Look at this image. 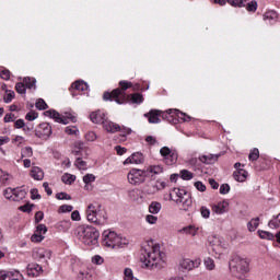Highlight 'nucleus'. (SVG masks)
<instances>
[{"instance_id":"19","label":"nucleus","mask_w":280,"mask_h":280,"mask_svg":"<svg viewBox=\"0 0 280 280\" xmlns=\"http://www.w3.org/2000/svg\"><path fill=\"white\" fill-rule=\"evenodd\" d=\"M103 128L104 130H106V132H119V130H121V127L118 124H115L110 120H105L103 122Z\"/></svg>"},{"instance_id":"23","label":"nucleus","mask_w":280,"mask_h":280,"mask_svg":"<svg viewBox=\"0 0 280 280\" xmlns=\"http://www.w3.org/2000/svg\"><path fill=\"white\" fill-rule=\"evenodd\" d=\"M218 159H220V155H215V154H208V155L199 156V161H201V163H207L208 165H211V164L218 162Z\"/></svg>"},{"instance_id":"3","label":"nucleus","mask_w":280,"mask_h":280,"mask_svg":"<svg viewBox=\"0 0 280 280\" xmlns=\"http://www.w3.org/2000/svg\"><path fill=\"white\" fill-rule=\"evenodd\" d=\"M85 213L88 221L92 222V224H96V226H104V224L108 222V214H106V211L102 210V205L97 202L90 203Z\"/></svg>"},{"instance_id":"51","label":"nucleus","mask_w":280,"mask_h":280,"mask_svg":"<svg viewBox=\"0 0 280 280\" xmlns=\"http://www.w3.org/2000/svg\"><path fill=\"white\" fill-rule=\"evenodd\" d=\"M75 166L78 170H86V163L82 160V158H77Z\"/></svg>"},{"instance_id":"63","label":"nucleus","mask_w":280,"mask_h":280,"mask_svg":"<svg viewBox=\"0 0 280 280\" xmlns=\"http://www.w3.org/2000/svg\"><path fill=\"white\" fill-rule=\"evenodd\" d=\"M32 207H34V205L25 203L24 206L20 207V211H23L24 213H30V211H32Z\"/></svg>"},{"instance_id":"20","label":"nucleus","mask_w":280,"mask_h":280,"mask_svg":"<svg viewBox=\"0 0 280 280\" xmlns=\"http://www.w3.org/2000/svg\"><path fill=\"white\" fill-rule=\"evenodd\" d=\"M104 113L97 110L90 114V119L93 124H104L105 120Z\"/></svg>"},{"instance_id":"4","label":"nucleus","mask_w":280,"mask_h":280,"mask_svg":"<svg viewBox=\"0 0 280 280\" xmlns=\"http://www.w3.org/2000/svg\"><path fill=\"white\" fill-rule=\"evenodd\" d=\"M78 237L85 246H97L100 244V231L93 226L79 228Z\"/></svg>"},{"instance_id":"24","label":"nucleus","mask_w":280,"mask_h":280,"mask_svg":"<svg viewBox=\"0 0 280 280\" xmlns=\"http://www.w3.org/2000/svg\"><path fill=\"white\" fill-rule=\"evenodd\" d=\"M182 235H191V237H196L198 235V229L194 225H188L179 230Z\"/></svg>"},{"instance_id":"14","label":"nucleus","mask_w":280,"mask_h":280,"mask_svg":"<svg viewBox=\"0 0 280 280\" xmlns=\"http://www.w3.org/2000/svg\"><path fill=\"white\" fill-rule=\"evenodd\" d=\"M230 203L228 200L219 201L211 206L212 213L217 215H224V213H229Z\"/></svg>"},{"instance_id":"1","label":"nucleus","mask_w":280,"mask_h":280,"mask_svg":"<svg viewBox=\"0 0 280 280\" xmlns=\"http://www.w3.org/2000/svg\"><path fill=\"white\" fill-rule=\"evenodd\" d=\"M140 259L145 268H150V270H161L162 268H165V260H163L161 246L154 243V241H147L142 245Z\"/></svg>"},{"instance_id":"33","label":"nucleus","mask_w":280,"mask_h":280,"mask_svg":"<svg viewBox=\"0 0 280 280\" xmlns=\"http://www.w3.org/2000/svg\"><path fill=\"white\" fill-rule=\"evenodd\" d=\"M247 0H228L229 4L233 8H246Z\"/></svg>"},{"instance_id":"41","label":"nucleus","mask_w":280,"mask_h":280,"mask_svg":"<svg viewBox=\"0 0 280 280\" xmlns=\"http://www.w3.org/2000/svg\"><path fill=\"white\" fill-rule=\"evenodd\" d=\"M131 102L133 104H142L143 103V95L139 93H135L131 95Z\"/></svg>"},{"instance_id":"21","label":"nucleus","mask_w":280,"mask_h":280,"mask_svg":"<svg viewBox=\"0 0 280 280\" xmlns=\"http://www.w3.org/2000/svg\"><path fill=\"white\" fill-rule=\"evenodd\" d=\"M27 196L23 188H13V202H21Z\"/></svg>"},{"instance_id":"62","label":"nucleus","mask_w":280,"mask_h":280,"mask_svg":"<svg viewBox=\"0 0 280 280\" xmlns=\"http://www.w3.org/2000/svg\"><path fill=\"white\" fill-rule=\"evenodd\" d=\"M86 141H95L97 139V135L94 131H89L85 135Z\"/></svg>"},{"instance_id":"37","label":"nucleus","mask_w":280,"mask_h":280,"mask_svg":"<svg viewBox=\"0 0 280 280\" xmlns=\"http://www.w3.org/2000/svg\"><path fill=\"white\" fill-rule=\"evenodd\" d=\"M180 178H183V180H191V178H194V173L183 170L180 171Z\"/></svg>"},{"instance_id":"6","label":"nucleus","mask_w":280,"mask_h":280,"mask_svg":"<svg viewBox=\"0 0 280 280\" xmlns=\"http://www.w3.org/2000/svg\"><path fill=\"white\" fill-rule=\"evenodd\" d=\"M126 244H127L126 238L121 237V235L117 234V232L104 231L103 245H105L106 248H112V249L124 248Z\"/></svg>"},{"instance_id":"48","label":"nucleus","mask_w":280,"mask_h":280,"mask_svg":"<svg viewBox=\"0 0 280 280\" xmlns=\"http://www.w3.org/2000/svg\"><path fill=\"white\" fill-rule=\"evenodd\" d=\"M83 183H85V185H90V183H95V175H93V174L84 175Z\"/></svg>"},{"instance_id":"26","label":"nucleus","mask_w":280,"mask_h":280,"mask_svg":"<svg viewBox=\"0 0 280 280\" xmlns=\"http://www.w3.org/2000/svg\"><path fill=\"white\" fill-rule=\"evenodd\" d=\"M144 172H147V176L149 174H163V166L162 165H150L149 167H147V170H144Z\"/></svg>"},{"instance_id":"58","label":"nucleus","mask_w":280,"mask_h":280,"mask_svg":"<svg viewBox=\"0 0 280 280\" xmlns=\"http://www.w3.org/2000/svg\"><path fill=\"white\" fill-rule=\"evenodd\" d=\"M59 229H62V231H67L68 229H71V221L59 222Z\"/></svg>"},{"instance_id":"22","label":"nucleus","mask_w":280,"mask_h":280,"mask_svg":"<svg viewBox=\"0 0 280 280\" xmlns=\"http://www.w3.org/2000/svg\"><path fill=\"white\" fill-rule=\"evenodd\" d=\"M233 176L238 183H244L248 178V172L244 168H238L233 173Z\"/></svg>"},{"instance_id":"16","label":"nucleus","mask_w":280,"mask_h":280,"mask_svg":"<svg viewBox=\"0 0 280 280\" xmlns=\"http://www.w3.org/2000/svg\"><path fill=\"white\" fill-rule=\"evenodd\" d=\"M141 163H143V154L137 152L127 158L124 162V165H141Z\"/></svg>"},{"instance_id":"64","label":"nucleus","mask_w":280,"mask_h":280,"mask_svg":"<svg viewBox=\"0 0 280 280\" xmlns=\"http://www.w3.org/2000/svg\"><path fill=\"white\" fill-rule=\"evenodd\" d=\"M0 78H2V80H10V70H2L0 72Z\"/></svg>"},{"instance_id":"50","label":"nucleus","mask_w":280,"mask_h":280,"mask_svg":"<svg viewBox=\"0 0 280 280\" xmlns=\"http://www.w3.org/2000/svg\"><path fill=\"white\" fill-rule=\"evenodd\" d=\"M200 213H201L202 218H205L207 220L211 215V210H209V208L202 206L200 208Z\"/></svg>"},{"instance_id":"46","label":"nucleus","mask_w":280,"mask_h":280,"mask_svg":"<svg viewBox=\"0 0 280 280\" xmlns=\"http://www.w3.org/2000/svg\"><path fill=\"white\" fill-rule=\"evenodd\" d=\"M4 198H7V200H12L14 199V188H7L4 190Z\"/></svg>"},{"instance_id":"32","label":"nucleus","mask_w":280,"mask_h":280,"mask_svg":"<svg viewBox=\"0 0 280 280\" xmlns=\"http://www.w3.org/2000/svg\"><path fill=\"white\" fill-rule=\"evenodd\" d=\"M149 211L155 215L156 213H159L161 211V203L153 201L151 202V205L149 206Z\"/></svg>"},{"instance_id":"61","label":"nucleus","mask_w":280,"mask_h":280,"mask_svg":"<svg viewBox=\"0 0 280 280\" xmlns=\"http://www.w3.org/2000/svg\"><path fill=\"white\" fill-rule=\"evenodd\" d=\"M31 198L32 200H40V194H38V189H31Z\"/></svg>"},{"instance_id":"53","label":"nucleus","mask_w":280,"mask_h":280,"mask_svg":"<svg viewBox=\"0 0 280 280\" xmlns=\"http://www.w3.org/2000/svg\"><path fill=\"white\" fill-rule=\"evenodd\" d=\"M43 240H45V236H43V234H38L37 232H35L31 237V241L35 243L43 242Z\"/></svg>"},{"instance_id":"42","label":"nucleus","mask_w":280,"mask_h":280,"mask_svg":"<svg viewBox=\"0 0 280 280\" xmlns=\"http://www.w3.org/2000/svg\"><path fill=\"white\" fill-rule=\"evenodd\" d=\"M124 279L125 280H133L135 279V273H132V269L125 268V270H124Z\"/></svg>"},{"instance_id":"11","label":"nucleus","mask_w":280,"mask_h":280,"mask_svg":"<svg viewBox=\"0 0 280 280\" xmlns=\"http://www.w3.org/2000/svg\"><path fill=\"white\" fill-rule=\"evenodd\" d=\"M166 185L167 184L161 179H158L155 182H149L144 186V192L149 196H154V194H158V191L165 189Z\"/></svg>"},{"instance_id":"8","label":"nucleus","mask_w":280,"mask_h":280,"mask_svg":"<svg viewBox=\"0 0 280 280\" xmlns=\"http://www.w3.org/2000/svg\"><path fill=\"white\" fill-rule=\"evenodd\" d=\"M46 117H50L51 119H55L57 124H63V126H67L69 121H72V124H75L78 121V118L73 116L72 114L66 113L65 116H61L60 113L56 112V109H49L45 112Z\"/></svg>"},{"instance_id":"34","label":"nucleus","mask_w":280,"mask_h":280,"mask_svg":"<svg viewBox=\"0 0 280 280\" xmlns=\"http://www.w3.org/2000/svg\"><path fill=\"white\" fill-rule=\"evenodd\" d=\"M258 235L261 240H275V234L268 232V231H258Z\"/></svg>"},{"instance_id":"45","label":"nucleus","mask_w":280,"mask_h":280,"mask_svg":"<svg viewBox=\"0 0 280 280\" xmlns=\"http://www.w3.org/2000/svg\"><path fill=\"white\" fill-rule=\"evenodd\" d=\"M73 211V206L62 205L59 207V213H71Z\"/></svg>"},{"instance_id":"17","label":"nucleus","mask_w":280,"mask_h":280,"mask_svg":"<svg viewBox=\"0 0 280 280\" xmlns=\"http://www.w3.org/2000/svg\"><path fill=\"white\" fill-rule=\"evenodd\" d=\"M144 117L149 119V124H161V110L152 109L144 114Z\"/></svg>"},{"instance_id":"7","label":"nucleus","mask_w":280,"mask_h":280,"mask_svg":"<svg viewBox=\"0 0 280 280\" xmlns=\"http://www.w3.org/2000/svg\"><path fill=\"white\" fill-rule=\"evenodd\" d=\"M170 199L174 200L177 205H182L184 211H187L191 207V198H189L185 189L174 188L170 192Z\"/></svg>"},{"instance_id":"25","label":"nucleus","mask_w":280,"mask_h":280,"mask_svg":"<svg viewBox=\"0 0 280 280\" xmlns=\"http://www.w3.org/2000/svg\"><path fill=\"white\" fill-rule=\"evenodd\" d=\"M31 176L34 180H43L45 178V173L38 166H33L31 171Z\"/></svg>"},{"instance_id":"38","label":"nucleus","mask_w":280,"mask_h":280,"mask_svg":"<svg viewBox=\"0 0 280 280\" xmlns=\"http://www.w3.org/2000/svg\"><path fill=\"white\" fill-rule=\"evenodd\" d=\"M14 95H15V94H14V91H12V90H7V91H5V95H4V97H3L4 103H5V104H10V102H12Z\"/></svg>"},{"instance_id":"2","label":"nucleus","mask_w":280,"mask_h":280,"mask_svg":"<svg viewBox=\"0 0 280 280\" xmlns=\"http://www.w3.org/2000/svg\"><path fill=\"white\" fill-rule=\"evenodd\" d=\"M119 86L120 89H115L110 93L105 92L103 100H105V102L109 100V102H116V104H126L130 100V95H127L126 91L132 89V82L120 81Z\"/></svg>"},{"instance_id":"13","label":"nucleus","mask_w":280,"mask_h":280,"mask_svg":"<svg viewBox=\"0 0 280 280\" xmlns=\"http://www.w3.org/2000/svg\"><path fill=\"white\" fill-rule=\"evenodd\" d=\"M33 257L37 261H42V264H48L49 259H51V250L43 247L35 248L33 250Z\"/></svg>"},{"instance_id":"5","label":"nucleus","mask_w":280,"mask_h":280,"mask_svg":"<svg viewBox=\"0 0 280 280\" xmlns=\"http://www.w3.org/2000/svg\"><path fill=\"white\" fill-rule=\"evenodd\" d=\"M229 268L232 277L242 279L248 272V261L240 256H234L229 262Z\"/></svg>"},{"instance_id":"52","label":"nucleus","mask_w":280,"mask_h":280,"mask_svg":"<svg viewBox=\"0 0 280 280\" xmlns=\"http://www.w3.org/2000/svg\"><path fill=\"white\" fill-rule=\"evenodd\" d=\"M15 90L21 95H25V91H26L25 83H16Z\"/></svg>"},{"instance_id":"27","label":"nucleus","mask_w":280,"mask_h":280,"mask_svg":"<svg viewBox=\"0 0 280 280\" xmlns=\"http://www.w3.org/2000/svg\"><path fill=\"white\" fill-rule=\"evenodd\" d=\"M71 86L75 91H86L89 89V85L84 81H75Z\"/></svg>"},{"instance_id":"56","label":"nucleus","mask_w":280,"mask_h":280,"mask_svg":"<svg viewBox=\"0 0 280 280\" xmlns=\"http://www.w3.org/2000/svg\"><path fill=\"white\" fill-rule=\"evenodd\" d=\"M145 220L149 224H156V222H159V218L156 215H153V214H148L145 217Z\"/></svg>"},{"instance_id":"18","label":"nucleus","mask_w":280,"mask_h":280,"mask_svg":"<svg viewBox=\"0 0 280 280\" xmlns=\"http://www.w3.org/2000/svg\"><path fill=\"white\" fill-rule=\"evenodd\" d=\"M26 272L28 277H38L43 272V267L38 264H30L27 266Z\"/></svg>"},{"instance_id":"30","label":"nucleus","mask_w":280,"mask_h":280,"mask_svg":"<svg viewBox=\"0 0 280 280\" xmlns=\"http://www.w3.org/2000/svg\"><path fill=\"white\" fill-rule=\"evenodd\" d=\"M257 226H259V218L252 219L247 223V229L248 231H250V233H253L254 231H257Z\"/></svg>"},{"instance_id":"47","label":"nucleus","mask_w":280,"mask_h":280,"mask_svg":"<svg viewBox=\"0 0 280 280\" xmlns=\"http://www.w3.org/2000/svg\"><path fill=\"white\" fill-rule=\"evenodd\" d=\"M275 19H277V12L275 11H269V12H266L265 15H264V20L265 21H275Z\"/></svg>"},{"instance_id":"40","label":"nucleus","mask_w":280,"mask_h":280,"mask_svg":"<svg viewBox=\"0 0 280 280\" xmlns=\"http://www.w3.org/2000/svg\"><path fill=\"white\" fill-rule=\"evenodd\" d=\"M40 129L44 130V132H42V135H44V137H50L51 126H49L48 124H42Z\"/></svg>"},{"instance_id":"44","label":"nucleus","mask_w":280,"mask_h":280,"mask_svg":"<svg viewBox=\"0 0 280 280\" xmlns=\"http://www.w3.org/2000/svg\"><path fill=\"white\" fill-rule=\"evenodd\" d=\"M248 159L249 161H257V159H259V149H253L248 155Z\"/></svg>"},{"instance_id":"31","label":"nucleus","mask_w":280,"mask_h":280,"mask_svg":"<svg viewBox=\"0 0 280 280\" xmlns=\"http://www.w3.org/2000/svg\"><path fill=\"white\" fill-rule=\"evenodd\" d=\"M269 229H279L280 226V213L272 218L268 223Z\"/></svg>"},{"instance_id":"29","label":"nucleus","mask_w":280,"mask_h":280,"mask_svg":"<svg viewBox=\"0 0 280 280\" xmlns=\"http://www.w3.org/2000/svg\"><path fill=\"white\" fill-rule=\"evenodd\" d=\"M21 156L22 159H32V156H34V151L31 147H25L21 150Z\"/></svg>"},{"instance_id":"36","label":"nucleus","mask_w":280,"mask_h":280,"mask_svg":"<svg viewBox=\"0 0 280 280\" xmlns=\"http://www.w3.org/2000/svg\"><path fill=\"white\" fill-rule=\"evenodd\" d=\"M245 8L247 10V12H257V1L252 0L250 2L247 3V5L245 4Z\"/></svg>"},{"instance_id":"49","label":"nucleus","mask_w":280,"mask_h":280,"mask_svg":"<svg viewBox=\"0 0 280 280\" xmlns=\"http://www.w3.org/2000/svg\"><path fill=\"white\" fill-rule=\"evenodd\" d=\"M35 233L39 234V235H45V233H47V225L46 224H38L36 228Z\"/></svg>"},{"instance_id":"57","label":"nucleus","mask_w":280,"mask_h":280,"mask_svg":"<svg viewBox=\"0 0 280 280\" xmlns=\"http://www.w3.org/2000/svg\"><path fill=\"white\" fill-rule=\"evenodd\" d=\"M231 191V186H229V184H223L220 186V194H222L223 196L229 194Z\"/></svg>"},{"instance_id":"10","label":"nucleus","mask_w":280,"mask_h":280,"mask_svg":"<svg viewBox=\"0 0 280 280\" xmlns=\"http://www.w3.org/2000/svg\"><path fill=\"white\" fill-rule=\"evenodd\" d=\"M160 154L161 156H163V162L166 165H174L176 161H178V153L171 150L168 147H163L162 149H160Z\"/></svg>"},{"instance_id":"39","label":"nucleus","mask_w":280,"mask_h":280,"mask_svg":"<svg viewBox=\"0 0 280 280\" xmlns=\"http://www.w3.org/2000/svg\"><path fill=\"white\" fill-rule=\"evenodd\" d=\"M8 180H10V175L0 170V185H8Z\"/></svg>"},{"instance_id":"54","label":"nucleus","mask_w":280,"mask_h":280,"mask_svg":"<svg viewBox=\"0 0 280 280\" xmlns=\"http://www.w3.org/2000/svg\"><path fill=\"white\" fill-rule=\"evenodd\" d=\"M25 119H27V121H34V119H38V113L28 112L25 116Z\"/></svg>"},{"instance_id":"43","label":"nucleus","mask_w":280,"mask_h":280,"mask_svg":"<svg viewBox=\"0 0 280 280\" xmlns=\"http://www.w3.org/2000/svg\"><path fill=\"white\" fill-rule=\"evenodd\" d=\"M35 106L38 110H46L47 108V103L45 102V100L39 98L37 100V102L35 103Z\"/></svg>"},{"instance_id":"55","label":"nucleus","mask_w":280,"mask_h":280,"mask_svg":"<svg viewBox=\"0 0 280 280\" xmlns=\"http://www.w3.org/2000/svg\"><path fill=\"white\" fill-rule=\"evenodd\" d=\"M56 198L57 200H71V196L67 192H58Z\"/></svg>"},{"instance_id":"28","label":"nucleus","mask_w":280,"mask_h":280,"mask_svg":"<svg viewBox=\"0 0 280 280\" xmlns=\"http://www.w3.org/2000/svg\"><path fill=\"white\" fill-rule=\"evenodd\" d=\"M203 264L206 266V270H215V260L211 257H206L203 259Z\"/></svg>"},{"instance_id":"59","label":"nucleus","mask_w":280,"mask_h":280,"mask_svg":"<svg viewBox=\"0 0 280 280\" xmlns=\"http://www.w3.org/2000/svg\"><path fill=\"white\" fill-rule=\"evenodd\" d=\"M16 119V116L12 113H9L4 116L3 121L4 124H10V121H14Z\"/></svg>"},{"instance_id":"12","label":"nucleus","mask_w":280,"mask_h":280,"mask_svg":"<svg viewBox=\"0 0 280 280\" xmlns=\"http://www.w3.org/2000/svg\"><path fill=\"white\" fill-rule=\"evenodd\" d=\"M201 262L202 260H200V258L195 260L185 258L179 261V268L182 272H189L190 270H194V268H199Z\"/></svg>"},{"instance_id":"15","label":"nucleus","mask_w":280,"mask_h":280,"mask_svg":"<svg viewBox=\"0 0 280 280\" xmlns=\"http://www.w3.org/2000/svg\"><path fill=\"white\" fill-rule=\"evenodd\" d=\"M0 280H24V278H23V275L16 270L14 271L1 270Z\"/></svg>"},{"instance_id":"9","label":"nucleus","mask_w":280,"mask_h":280,"mask_svg":"<svg viewBox=\"0 0 280 280\" xmlns=\"http://www.w3.org/2000/svg\"><path fill=\"white\" fill-rule=\"evenodd\" d=\"M127 178L130 185H141V183H145V178H148V174L145 170L132 168Z\"/></svg>"},{"instance_id":"35","label":"nucleus","mask_w":280,"mask_h":280,"mask_svg":"<svg viewBox=\"0 0 280 280\" xmlns=\"http://www.w3.org/2000/svg\"><path fill=\"white\" fill-rule=\"evenodd\" d=\"M61 180L66 185H71V183H75V176H73L71 174H65V175H62Z\"/></svg>"},{"instance_id":"60","label":"nucleus","mask_w":280,"mask_h":280,"mask_svg":"<svg viewBox=\"0 0 280 280\" xmlns=\"http://www.w3.org/2000/svg\"><path fill=\"white\" fill-rule=\"evenodd\" d=\"M92 264H96V266H102L104 264V258L102 256L96 255L92 258Z\"/></svg>"}]
</instances>
